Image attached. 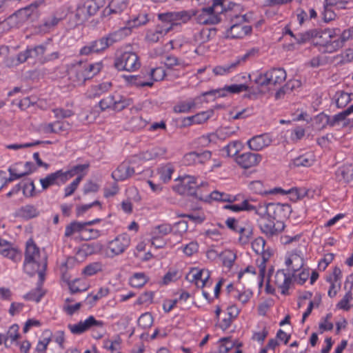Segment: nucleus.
<instances>
[{
	"label": "nucleus",
	"instance_id": "nucleus-1",
	"mask_svg": "<svg viewBox=\"0 0 353 353\" xmlns=\"http://www.w3.org/2000/svg\"><path fill=\"white\" fill-rule=\"evenodd\" d=\"M262 214L258 221L259 228L268 238L277 236L284 229V223L278 219H285L290 216L292 208L288 203H270L261 208Z\"/></svg>",
	"mask_w": 353,
	"mask_h": 353
},
{
	"label": "nucleus",
	"instance_id": "nucleus-2",
	"mask_svg": "<svg viewBox=\"0 0 353 353\" xmlns=\"http://www.w3.org/2000/svg\"><path fill=\"white\" fill-rule=\"evenodd\" d=\"M47 266L46 257L41 256L39 248L35 245L32 239L26 243L25 252V260L23 263L24 271L29 275L32 276L38 274L41 279H43V272Z\"/></svg>",
	"mask_w": 353,
	"mask_h": 353
},
{
	"label": "nucleus",
	"instance_id": "nucleus-3",
	"mask_svg": "<svg viewBox=\"0 0 353 353\" xmlns=\"http://www.w3.org/2000/svg\"><path fill=\"white\" fill-rule=\"evenodd\" d=\"M178 183L173 186V190L182 195L192 196L198 199H203L199 193L200 188L196 182V178L190 175L179 176L176 180Z\"/></svg>",
	"mask_w": 353,
	"mask_h": 353
},
{
	"label": "nucleus",
	"instance_id": "nucleus-4",
	"mask_svg": "<svg viewBox=\"0 0 353 353\" xmlns=\"http://www.w3.org/2000/svg\"><path fill=\"white\" fill-rule=\"evenodd\" d=\"M286 72L283 68H272L264 74H260L254 82L260 86L276 85L286 79Z\"/></svg>",
	"mask_w": 353,
	"mask_h": 353
},
{
	"label": "nucleus",
	"instance_id": "nucleus-5",
	"mask_svg": "<svg viewBox=\"0 0 353 353\" xmlns=\"http://www.w3.org/2000/svg\"><path fill=\"white\" fill-rule=\"evenodd\" d=\"M114 66L118 70L132 72L140 68L141 62L136 53L124 52L116 58Z\"/></svg>",
	"mask_w": 353,
	"mask_h": 353
},
{
	"label": "nucleus",
	"instance_id": "nucleus-6",
	"mask_svg": "<svg viewBox=\"0 0 353 353\" xmlns=\"http://www.w3.org/2000/svg\"><path fill=\"white\" fill-rule=\"evenodd\" d=\"M104 325L105 323L103 321L97 320L93 316H89L84 321H80L74 324H68V328L72 334L80 335L92 328L103 330Z\"/></svg>",
	"mask_w": 353,
	"mask_h": 353
},
{
	"label": "nucleus",
	"instance_id": "nucleus-7",
	"mask_svg": "<svg viewBox=\"0 0 353 353\" xmlns=\"http://www.w3.org/2000/svg\"><path fill=\"white\" fill-rule=\"evenodd\" d=\"M105 4V0H86L77 7L76 15L81 21L86 20L94 15Z\"/></svg>",
	"mask_w": 353,
	"mask_h": 353
},
{
	"label": "nucleus",
	"instance_id": "nucleus-8",
	"mask_svg": "<svg viewBox=\"0 0 353 353\" xmlns=\"http://www.w3.org/2000/svg\"><path fill=\"white\" fill-rule=\"evenodd\" d=\"M130 238L126 233L117 236L113 240L108 243L107 254L109 257L122 254L130 245Z\"/></svg>",
	"mask_w": 353,
	"mask_h": 353
},
{
	"label": "nucleus",
	"instance_id": "nucleus-9",
	"mask_svg": "<svg viewBox=\"0 0 353 353\" xmlns=\"http://www.w3.org/2000/svg\"><path fill=\"white\" fill-rule=\"evenodd\" d=\"M29 16L30 10L28 8L20 9L6 19L0 21V26L1 29L5 30L19 28L28 19Z\"/></svg>",
	"mask_w": 353,
	"mask_h": 353
},
{
	"label": "nucleus",
	"instance_id": "nucleus-10",
	"mask_svg": "<svg viewBox=\"0 0 353 353\" xmlns=\"http://www.w3.org/2000/svg\"><path fill=\"white\" fill-rule=\"evenodd\" d=\"M225 0H212V4L210 6L203 8L201 9L202 14L208 15V19L203 21L201 20V23H217L220 21L219 14H221L225 9L223 6Z\"/></svg>",
	"mask_w": 353,
	"mask_h": 353
},
{
	"label": "nucleus",
	"instance_id": "nucleus-11",
	"mask_svg": "<svg viewBox=\"0 0 353 353\" xmlns=\"http://www.w3.org/2000/svg\"><path fill=\"white\" fill-rule=\"evenodd\" d=\"M35 170L34 165L31 162L17 163L10 166L8 169L9 172V177L8 181L11 183L14 181L18 180L23 176L28 175L34 172Z\"/></svg>",
	"mask_w": 353,
	"mask_h": 353
},
{
	"label": "nucleus",
	"instance_id": "nucleus-12",
	"mask_svg": "<svg viewBox=\"0 0 353 353\" xmlns=\"http://www.w3.org/2000/svg\"><path fill=\"white\" fill-rule=\"evenodd\" d=\"M130 99L119 94L109 95L100 101L99 106L103 110L111 108L117 111H120L130 105Z\"/></svg>",
	"mask_w": 353,
	"mask_h": 353
},
{
	"label": "nucleus",
	"instance_id": "nucleus-13",
	"mask_svg": "<svg viewBox=\"0 0 353 353\" xmlns=\"http://www.w3.org/2000/svg\"><path fill=\"white\" fill-rule=\"evenodd\" d=\"M353 112V104L348 107L344 111L335 114L332 117L324 114H321L317 117V120L320 122L323 123V128H325L326 125H330L331 127H334L336 125H339L341 122L345 121L346 117L349 116L351 113Z\"/></svg>",
	"mask_w": 353,
	"mask_h": 353
},
{
	"label": "nucleus",
	"instance_id": "nucleus-14",
	"mask_svg": "<svg viewBox=\"0 0 353 353\" xmlns=\"http://www.w3.org/2000/svg\"><path fill=\"white\" fill-rule=\"evenodd\" d=\"M43 190H46L52 185L60 186L64 184L68 179L62 170H59L54 172L48 174L46 177L39 180Z\"/></svg>",
	"mask_w": 353,
	"mask_h": 353
},
{
	"label": "nucleus",
	"instance_id": "nucleus-15",
	"mask_svg": "<svg viewBox=\"0 0 353 353\" xmlns=\"http://www.w3.org/2000/svg\"><path fill=\"white\" fill-rule=\"evenodd\" d=\"M331 37V30H325L324 31L316 29L310 30L303 33H299L295 37L296 42L299 44L304 43L311 39H319V38L327 39Z\"/></svg>",
	"mask_w": 353,
	"mask_h": 353
},
{
	"label": "nucleus",
	"instance_id": "nucleus-16",
	"mask_svg": "<svg viewBox=\"0 0 353 353\" xmlns=\"http://www.w3.org/2000/svg\"><path fill=\"white\" fill-rule=\"evenodd\" d=\"M315 44L321 46L322 51L325 53L334 52L344 46L339 38L333 39L332 33L331 37L327 39L319 38Z\"/></svg>",
	"mask_w": 353,
	"mask_h": 353
},
{
	"label": "nucleus",
	"instance_id": "nucleus-17",
	"mask_svg": "<svg viewBox=\"0 0 353 353\" xmlns=\"http://www.w3.org/2000/svg\"><path fill=\"white\" fill-rule=\"evenodd\" d=\"M315 44L321 46L322 51L325 53L334 52L344 46L339 38L333 39L332 33L331 37L327 39L319 38Z\"/></svg>",
	"mask_w": 353,
	"mask_h": 353
},
{
	"label": "nucleus",
	"instance_id": "nucleus-18",
	"mask_svg": "<svg viewBox=\"0 0 353 353\" xmlns=\"http://www.w3.org/2000/svg\"><path fill=\"white\" fill-rule=\"evenodd\" d=\"M315 44L321 46L322 51L325 53L334 52L344 46L339 38L333 39L332 33L331 37L327 39L319 38Z\"/></svg>",
	"mask_w": 353,
	"mask_h": 353
},
{
	"label": "nucleus",
	"instance_id": "nucleus-19",
	"mask_svg": "<svg viewBox=\"0 0 353 353\" xmlns=\"http://www.w3.org/2000/svg\"><path fill=\"white\" fill-rule=\"evenodd\" d=\"M315 44L321 46L322 51L325 53L334 52L344 46L339 38L333 39L332 33L331 37L327 39L319 38Z\"/></svg>",
	"mask_w": 353,
	"mask_h": 353
},
{
	"label": "nucleus",
	"instance_id": "nucleus-20",
	"mask_svg": "<svg viewBox=\"0 0 353 353\" xmlns=\"http://www.w3.org/2000/svg\"><path fill=\"white\" fill-rule=\"evenodd\" d=\"M315 44L321 46L322 51L325 53L334 52L344 46L339 38L333 39L332 33L331 37L327 39L319 38Z\"/></svg>",
	"mask_w": 353,
	"mask_h": 353
},
{
	"label": "nucleus",
	"instance_id": "nucleus-21",
	"mask_svg": "<svg viewBox=\"0 0 353 353\" xmlns=\"http://www.w3.org/2000/svg\"><path fill=\"white\" fill-rule=\"evenodd\" d=\"M262 157L259 154L245 152L236 157V162L241 168L248 169L259 163Z\"/></svg>",
	"mask_w": 353,
	"mask_h": 353
},
{
	"label": "nucleus",
	"instance_id": "nucleus-22",
	"mask_svg": "<svg viewBox=\"0 0 353 353\" xmlns=\"http://www.w3.org/2000/svg\"><path fill=\"white\" fill-rule=\"evenodd\" d=\"M0 254L14 262L21 260V254L19 250L14 248L9 241L0 239Z\"/></svg>",
	"mask_w": 353,
	"mask_h": 353
},
{
	"label": "nucleus",
	"instance_id": "nucleus-23",
	"mask_svg": "<svg viewBox=\"0 0 353 353\" xmlns=\"http://www.w3.org/2000/svg\"><path fill=\"white\" fill-rule=\"evenodd\" d=\"M121 34L119 32L111 33L105 37H102L99 40L92 41L94 50L96 52L103 51L112 45L114 42H117L121 39Z\"/></svg>",
	"mask_w": 353,
	"mask_h": 353
},
{
	"label": "nucleus",
	"instance_id": "nucleus-24",
	"mask_svg": "<svg viewBox=\"0 0 353 353\" xmlns=\"http://www.w3.org/2000/svg\"><path fill=\"white\" fill-rule=\"evenodd\" d=\"M129 4V0H112L108 6L103 10L102 15L108 17L111 14H120Z\"/></svg>",
	"mask_w": 353,
	"mask_h": 353
},
{
	"label": "nucleus",
	"instance_id": "nucleus-25",
	"mask_svg": "<svg viewBox=\"0 0 353 353\" xmlns=\"http://www.w3.org/2000/svg\"><path fill=\"white\" fill-rule=\"evenodd\" d=\"M248 90V86L245 84H233L230 85H226L222 89L212 90L206 92H204L203 95H214L218 94L219 97H225L226 92L230 93H239L243 91Z\"/></svg>",
	"mask_w": 353,
	"mask_h": 353
},
{
	"label": "nucleus",
	"instance_id": "nucleus-26",
	"mask_svg": "<svg viewBox=\"0 0 353 353\" xmlns=\"http://www.w3.org/2000/svg\"><path fill=\"white\" fill-rule=\"evenodd\" d=\"M252 32V27L246 24L237 25L234 23L226 32V37L230 39H241Z\"/></svg>",
	"mask_w": 353,
	"mask_h": 353
},
{
	"label": "nucleus",
	"instance_id": "nucleus-27",
	"mask_svg": "<svg viewBox=\"0 0 353 353\" xmlns=\"http://www.w3.org/2000/svg\"><path fill=\"white\" fill-rule=\"evenodd\" d=\"M272 143V139L268 134H263L252 137L248 142L249 148L254 151H259L269 146Z\"/></svg>",
	"mask_w": 353,
	"mask_h": 353
},
{
	"label": "nucleus",
	"instance_id": "nucleus-28",
	"mask_svg": "<svg viewBox=\"0 0 353 353\" xmlns=\"http://www.w3.org/2000/svg\"><path fill=\"white\" fill-rule=\"evenodd\" d=\"M172 12H168L158 14L161 24L157 25L156 33L165 34L172 29Z\"/></svg>",
	"mask_w": 353,
	"mask_h": 353
},
{
	"label": "nucleus",
	"instance_id": "nucleus-29",
	"mask_svg": "<svg viewBox=\"0 0 353 353\" xmlns=\"http://www.w3.org/2000/svg\"><path fill=\"white\" fill-rule=\"evenodd\" d=\"M292 278L283 270H278L274 276V283L281 289V294H288Z\"/></svg>",
	"mask_w": 353,
	"mask_h": 353
},
{
	"label": "nucleus",
	"instance_id": "nucleus-30",
	"mask_svg": "<svg viewBox=\"0 0 353 353\" xmlns=\"http://www.w3.org/2000/svg\"><path fill=\"white\" fill-rule=\"evenodd\" d=\"M134 173L133 168L127 162H123L112 173V176L115 181H124Z\"/></svg>",
	"mask_w": 353,
	"mask_h": 353
},
{
	"label": "nucleus",
	"instance_id": "nucleus-31",
	"mask_svg": "<svg viewBox=\"0 0 353 353\" xmlns=\"http://www.w3.org/2000/svg\"><path fill=\"white\" fill-rule=\"evenodd\" d=\"M69 75L70 79L74 82L75 85H80L83 83L85 80L89 79L86 76L87 73L82 64H77L72 68L69 71Z\"/></svg>",
	"mask_w": 353,
	"mask_h": 353
},
{
	"label": "nucleus",
	"instance_id": "nucleus-32",
	"mask_svg": "<svg viewBox=\"0 0 353 353\" xmlns=\"http://www.w3.org/2000/svg\"><path fill=\"white\" fill-rule=\"evenodd\" d=\"M86 231L83 222L73 221L65 227V236L72 237L75 234H78L77 238L83 240V233Z\"/></svg>",
	"mask_w": 353,
	"mask_h": 353
},
{
	"label": "nucleus",
	"instance_id": "nucleus-33",
	"mask_svg": "<svg viewBox=\"0 0 353 353\" xmlns=\"http://www.w3.org/2000/svg\"><path fill=\"white\" fill-rule=\"evenodd\" d=\"M285 265L288 267V271L293 272L292 275L300 270L303 266V259L296 253H292L285 261Z\"/></svg>",
	"mask_w": 353,
	"mask_h": 353
},
{
	"label": "nucleus",
	"instance_id": "nucleus-34",
	"mask_svg": "<svg viewBox=\"0 0 353 353\" xmlns=\"http://www.w3.org/2000/svg\"><path fill=\"white\" fill-rule=\"evenodd\" d=\"M174 171V165L171 163L160 165L157 168V174L162 183H167L172 179V174Z\"/></svg>",
	"mask_w": 353,
	"mask_h": 353
},
{
	"label": "nucleus",
	"instance_id": "nucleus-35",
	"mask_svg": "<svg viewBox=\"0 0 353 353\" xmlns=\"http://www.w3.org/2000/svg\"><path fill=\"white\" fill-rule=\"evenodd\" d=\"M265 241L263 237H258L252 242V248L253 250L259 254H261L264 261H268L271 253L269 250H265Z\"/></svg>",
	"mask_w": 353,
	"mask_h": 353
},
{
	"label": "nucleus",
	"instance_id": "nucleus-36",
	"mask_svg": "<svg viewBox=\"0 0 353 353\" xmlns=\"http://www.w3.org/2000/svg\"><path fill=\"white\" fill-rule=\"evenodd\" d=\"M61 20V17L54 14L50 15L43 20V22L38 27V32L45 34L52 30Z\"/></svg>",
	"mask_w": 353,
	"mask_h": 353
},
{
	"label": "nucleus",
	"instance_id": "nucleus-37",
	"mask_svg": "<svg viewBox=\"0 0 353 353\" xmlns=\"http://www.w3.org/2000/svg\"><path fill=\"white\" fill-rule=\"evenodd\" d=\"M239 234L240 235L239 241L242 245L248 243L253 236V226L248 222L243 223Z\"/></svg>",
	"mask_w": 353,
	"mask_h": 353
},
{
	"label": "nucleus",
	"instance_id": "nucleus-38",
	"mask_svg": "<svg viewBox=\"0 0 353 353\" xmlns=\"http://www.w3.org/2000/svg\"><path fill=\"white\" fill-rule=\"evenodd\" d=\"M193 15L194 13L188 10L172 12V28L187 23Z\"/></svg>",
	"mask_w": 353,
	"mask_h": 353
},
{
	"label": "nucleus",
	"instance_id": "nucleus-39",
	"mask_svg": "<svg viewBox=\"0 0 353 353\" xmlns=\"http://www.w3.org/2000/svg\"><path fill=\"white\" fill-rule=\"evenodd\" d=\"M314 163V157L312 154H305L299 156L292 161L290 163V167H310Z\"/></svg>",
	"mask_w": 353,
	"mask_h": 353
},
{
	"label": "nucleus",
	"instance_id": "nucleus-40",
	"mask_svg": "<svg viewBox=\"0 0 353 353\" xmlns=\"http://www.w3.org/2000/svg\"><path fill=\"white\" fill-rule=\"evenodd\" d=\"M4 336L6 344H18V339L20 338L19 326L17 324L12 325Z\"/></svg>",
	"mask_w": 353,
	"mask_h": 353
},
{
	"label": "nucleus",
	"instance_id": "nucleus-41",
	"mask_svg": "<svg viewBox=\"0 0 353 353\" xmlns=\"http://www.w3.org/2000/svg\"><path fill=\"white\" fill-rule=\"evenodd\" d=\"M68 285L71 294H76L85 292L88 290L89 285L81 279H76L68 283Z\"/></svg>",
	"mask_w": 353,
	"mask_h": 353
},
{
	"label": "nucleus",
	"instance_id": "nucleus-42",
	"mask_svg": "<svg viewBox=\"0 0 353 353\" xmlns=\"http://www.w3.org/2000/svg\"><path fill=\"white\" fill-rule=\"evenodd\" d=\"M30 58L40 63H43L44 53L46 51V47L44 45H39L32 48H28Z\"/></svg>",
	"mask_w": 353,
	"mask_h": 353
},
{
	"label": "nucleus",
	"instance_id": "nucleus-43",
	"mask_svg": "<svg viewBox=\"0 0 353 353\" xmlns=\"http://www.w3.org/2000/svg\"><path fill=\"white\" fill-rule=\"evenodd\" d=\"M110 290L108 288L102 287L99 289L96 294H89L85 299V301L88 305L94 306L99 299L107 296Z\"/></svg>",
	"mask_w": 353,
	"mask_h": 353
},
{
	"label": "nucleus",
	"instance_id": "nucleus-44",
	"mask_svg": "<svg viewBox=\"0 0 353 353\" xmlns=\"http://www.w3.org/2000/svg\"><path fill=\"white\" fill-rule=\"evenodd\" d=\"M352 168L350 165H343L339 167L335 172V179L338 181L348 182L352 177L351 171Z\"/></svg>",
	"mask_w": 353,
	"mask_h": 353
},
{
	"label": "nucleus",
	"instance_id": "nucleus-45",
	"mask_svg": "<svg viewBox=\"0 0 353 353\" xmlns=\"http://www.w3.org/2000/svg\"><path fill=\"white\" fill-rule=\"evenodd\" d=\"M125 81L130 85H135L137 87H152L154 84L152 78L149 81L142 80L141 75H128L124 76Z\"/></svg>",
	"mask_w": 353,
	"mask_h": 353
},
{
	"label": "nucleus",
	"instance_id": "nucleus-46",
	"mask_svg": "<svg viewBox=\"0 0 353 353\" xmlns=\"http://www.w3.org/2000/svg\"><path fill=\"white\" fill-rule=\"evenodd\" d=\"M333 99L339 108L345 107L352 101L351 94L343 90L337 91Z\"/></svg>",
	"mask_w": 353,
	"mask_h": 353
},
{
	"label": "nucleus",
	"instance_id": "nucleus-47",
	"mask_svg": "<svg viewBox=\"0 0 353 353\" xmlns=\"http://www.w3.org/2000/svg\"><path fill=\"white\" fill-rule=\"evenodd\" d=\"M148 21V14L146 13H141L137 16L128 21L126 26L124 28L131 29L145 25Z\"/></svg>",
	"mask_w": 353,
	"mask_h": 353
},
{
	"label": "nucleus",
	"instance_id": "nucleus-48",
	"mask_svg": "<svg viewBox=\"0 0 353 353\" xmlns=\"http://www.w3.org/2000/svg\"><path fill=\"white\" fill-rule=\"evenodd\" d=\"M220 256L222 259L223 265L229 269L232 267L236 258V254L230 250L222 252L220 254Z\"/></svg>",
	"mask_w": 353,
	"mask_h": 353
},
{
	"label": "nucleus",
	"instance_id": "nucleus-49",
	"mask_svg": "<svg viewBox=\"0 0 353 353\" xmlns=\"http://www.w3.org/2000/svg\"><path fill=\"white\" fill-rule=\"evenodd\" d=\"M85 72L87 73V77L89 79L92 78L94 76L97 74L103 68V63L101 61L96 62L94 63L90 64H84L83 65Z\"/></svg>",
	"mask_w": 353,
	"mask_h": 353
},
{
	"label": "nucleus",
	"instance_id": "nucleus-50",
	"mask_svg": "<svg viewBox=\"0 0 353 353\" xmlns=\"http://www.w3.org/2000/svg\"><path fill=\"white\" fill-rule=\"evenodd\" d=\"M238 66V62H232L224 65H217L212 70L214 74L218 75H225L230 73L233 69Z\"/></svg>",
	"mask_w": 353,
	"mask_h": 353
},
{
	"label": "nucleus",
	"instance_id": "nucleus-51",
	"mask_svg": "<svg viewBox=\"0 0 353 353\" xmlns=\"http://www.w3.org/2000/svg\"><path fill=\"white\" fill-rule=\"evenodd\" d=\"M21 215L26 219H32L39 214V210L32 205H26L20 209Z\"/></svg>",
	"mask_w": 353,
	"mask_h": 353
},
{
	"label": "nucleus",
	"instance_id": "nucleus-52",
	"mask_svg": "<svg viewBox=\"0 0 353 353\" xmlns=\"http://www.w3.org/2000/svg\"><path fill=\"white\" fill-rule=\"evenodd\" d=\"M147 281L146 276L143 273H135L130 279V284L134 288H141Z\"/></svg>",
	"mask_w": 353,
	"mask_h": 353
},
{
	"label": "nucleus",
	"instance_id": "nucleus-53",
	"mask_svg": "<svg viewBox=\"0 0 353 353\" xmlns=\"http://www.w3.org/2000/svg\"><path fill=\"white\" fill-rule=\"evenodd\" d=\"M103 265L99 262L92 263L84 268L82 271V274L87 276H91L99 272L102 270Z\"/></svg>",
	"mask_w": 353,
	"mask_h": 353
},
{
	"label": "nucleus",
	"instance_id": "nucleus-54",
	"mask_svg": "<svg viewBox=\"0 0 353 353\" xmlns=\"http://www.w3.org/2000/svg\"><path fill=\"white\" fill-rule=\"evenodd\" d=\"M153 170L152 169H146L141 173L142 185L145 187L149 185L152 191H154V183L152 181Z\"/></svg>",
	"mask_w": 353,
	"mask_h": 353
},
{
	"label": "nucleus",
	"instance_id": "nucleus-55",
	"mask_svg": "<svg viewBox=\"0 0 353 353\" xmlns=\"http://www.w3.org/2000/svg\"><path fill=\"white\" fill-rule=\"evenodd\" d=\"M242 145L240 141H234L230 142L224 148L223 150L226 152L227 156L234 157L236 156L240 151Z\"/></svg>",
	"mask_w": 353,
	"mask_h": 353
},
{
	"label": "nucleus",
	"instance_id": "nucleus-56",
	"mask_svg": "<svg viewBox=\"0 0 353 353\" xmlns=\"http://www.w3.org/2000/svg\"><path fill=\"white\" fill-rule=\"evenodd\" d=\"M21 188L23 194L26 197H32L36 194L34 183L31 180L23 182Z\"/></svg>",
	"mask_w": 353,
	"mask_h": 353
},
{
	"label": "nucleus",
	"instance_id": "nucleus-57",
	"mask_svg": "<svg viewBox=\"0 0 353 353\" xmlns=\"http://www.w3.org/2000/svg\"><path fill=\"white\" fill-rule=\"evenodd\" d=\"M154 319L150 312L143 314L139 319V325L143 329L150 328L153 324Z\"/></svg>",
	"mask_w": 353,
	"mask_h": 353
},
{
	"label": "nucleus",
	"instance_id": "nucleus-58",
	"mask_svg": "<svg viewBox=\"0 0 353 353\" xmlns=\"http://www.w3.org/2000/svg\"><path fill=\"white\" fill-rule=\"evenodd\" d=\"M196 103L193 99L183 101L174 106L176 112H188L192 108H194Z\"/></svg>",
	"mask_w": 353,
	"mask_h": 353
},
{
	"label": "nucleus",
	"instance_id": "nucleus-59",
	"mask_svg": "<svg viewBox=\"0 0 353 353\" xmlns=\"http://www.w3.org/2000/svg\"><path fill=\"white\" fill-rule=\"evenodd\" d=\"M41 143H43V142L40 141H34L23 143H16L6 145V148H7L8 150H21V149L31 148V147L39 145Z\"/></svg>",
	"mask_w": 353,
	"mask_h": 353
},
{
	"label": "nucleus",
	"instance_id": "nucleus-60",
	"mask_svg": "<svg viewBox=\"0 0 353 353\" xmlns=\"http://www.w3.org/2000/svg\"><path fill=\"white\" fill-rule=\"evenodd\" d=\"M172 232V227L170 224L163 223L156 227V241L158 239H163Z\"/></svg>",
	"mask_w": 353,
	"mask_h": 353
},
{
	"label": "nucleus",
	"instance_id": "nucleus-61",
	"mask_svg": "<svg viewBox=\"0 0 353 353\" xmlns=\"http://www.w3.org/2000/svg\"><path fill=\"white\" fill-rule=\"evenodd\" d=\"M88 167L86 164H81L73 166L68 170L64 171L68 181L76 174H81Z\"/></svg>",
	"mask_w": 353,
	"mask_h": 353
},
{
	"label": "nucleus",
	"instance_id": "nucleus-62",
	"mask_svg": "<svg viewBox=\"0 0 353 353\" xmlns=\"http://www.w3.org/2000/svg\"><path fill=\"white\" fill-rule=\"evenodd\" d=\"M213 114V111H206V112H201L200 113H198L194 116H192L193 122H194L196 124H201L204 122H205L208 119H209L212 115Z\"/></svg>",
	"mask_w": 353,
	"mask_h": 353
},
{
	"label": "nucleus",
	"instance_id": "nucleus-63",
	"mask_svg": "<svg viewBox=\"0 0 353 353\" xmlns=\"http://www.w3.org/2000/svg\"><path fill=\"white\" fill-rule=\"evenodd\" d=\"M82 179L83 175L78 176L70 185L65 188L64 192L65 197L72 195L74 192Z\"/></svg>",
	"mask_w": 353,
	"mask_h": 353
},
{
	"label": "nucleus",
	"instance_id": "nucleus-64",
	"mask_svg": "<svg viewBox=\"0 0 353 353\" xmlns=\"http://www.w3.org/2000/svg\"><path fill=\"white\" fill-rule=\"evenodd\" d=\"M44 294V292L41 288H37V289L32 290L29 293H28L25 298L30 301H33L35 302H39Z\"/></svg>",
	"mask_w": 353,
	"mask_h": 353
}]
</instances>
